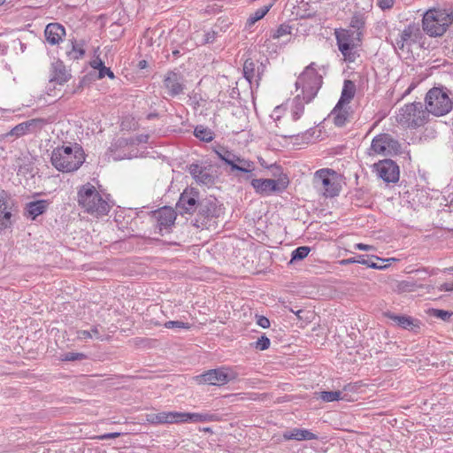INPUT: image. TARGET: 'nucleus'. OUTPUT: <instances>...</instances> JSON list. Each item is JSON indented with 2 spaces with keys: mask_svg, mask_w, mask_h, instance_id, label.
I'll use <instances>...</instances> for the list:
<instances>
[{
  "mask_svg": "<svg viewBox=\"0 0 453 453\" xmlns=\"http://www.w3.org/2000/svg\"><path fill=\"white\" fill-rule=\"evenodd\" d=\"M223 210L222 204H219L215 197L211 196L200 201L194 226L202 229L211 227L212 222L214 223V220L223 213Z\"/></svg>",
  "mask_w": 453,
  "mask_h": 453,
  "instance_id": "7",
  "label": "nucleus"
},
{
  "mask_svg": "<svg viewBox=\"0 0 453 453\" xmlns=\"http://www.w3.org/2000/svg\"><path fill=\"white\" fill-rule=\"evenodd\" d=\"M378 176L387 183H395L399 180L400 170L392 159L380 160L373 165Z\"/></svg>",
  "mask_w": 453,
  "mask_h": 453,
  "instance_id": "12",
  "label": "nucleus"
},
{
  "mask_svg": "<svg viewBox=\"0 0 453 453\" xmlns=\"http://www.w3.org/2000/svg\"><path fill=\"white\" fill-rule=\"evenodd\" d=\"M289 181L287 175L280 176L277 180L273 179H253L251 186L257 194L268 196L272 193H281L284 191Z\"/></svg>",
  "mask_w": 453,
  "mask_h": 453,
  "instance_id": "10",
  "label": "nucleus"
},
{
  "mask_svg": "<svg viewBox=\"0 0 453 453\" xmlns=\"http://www.w3.org/2000/svg\"><path fill=\"white\" fill-rule=\"evenodd\" d=\"M444 272L453 273V266L449 267V268H446V269L444 270Z\"/></svg>",
  "mask_w": 453,
  "mask_h": 453,
  "instance_id": "61",
  "label": "nucleus"
},
{
  "mask_svg": "<svg viewBox=\"0 0 453 453\" xmlns=\"http://www.w3.org/2000/svg\"><path fill=\"white\" fill-rule=\"evenodd\" d=\"M402 153V146L389 134L382 133L376 135L368 149V154L372 155H397Z\"/></svg>",
  "mask_w": 453,
  "mask_h": 453,
  "instance_id": "8",
  "label": "nucleus"
},
{
  "mask_svg": "<svg viewBox=\"0 0 453 453\" xmlns=\"http://www.w3.org/2000/svg\"><path fill=\"white\" fill-rule=\"evenodd\" d=\"M283 438L287 441L296 440V441H311L317 440L318 435L313 434L308 429L303 428H294L290 431H287L283 434Z\"/></svg>",
  "mask_w": 453,
  "mask_h": 453,
  "instance_id": "27",
  "label": "nucleus"
},
{
  "mask_svg": "<svg viewBox=\"0 0 453 453\" xmlns=\"http://www.w3.org/2000/svg\"><path fill=\"white\" fill-rule=\"evenodd\" d=\"M180 423L183 422H213L219 421L220 418L218 414L213 413H188L180 412Z\"/></svg>",
  "mask_w": 453,
  "mask_h": 453,
  "instance_id": "26",
  "label": "nucleus"
},
{
  "mask_svg": "<svg viewBox=\"0 0 453 453\" xmlns=\"http://www.w3.org/2000/svg\"><path fill=\"white\" fill-rule=\"evenodd\" d=\"M292 27L288 24H281L273 33L272 37L273 39H279L284 35L291 34Z\"/></svg>",
  "mask_w": 453,
  "mask_h": 453,
  "instance_id": "42",
  "label": "nucleus"
},
{
  "mask_svg": "<svg viewBox=\"0 0 453 453\" xmlns=\"http://www.w3.org/2000/svg\"><path fill=\"white\" fill-rule=\"evenodd\" d=\"M427 113L435 116L447 114L453 107V102L449 96V90L444 87H434L427 92L426 98Z\"/></svg>",
  "mask_w": 453,
  "mask_h": 453,
  "instance_id": "5",
  "label": "nucleus"
},
{
  "mask_svg": "<svg viewBox=\"0 0 453 453\" xmlns=\"http://www.w3.org/2000/svg\"><path fill=\"white\" fill-rule=\"evenodd\" d=\"M385 316L389 319L395 326L418 334L421 329V321L408 315H398L393 312H386Z\"/></svg>",
  "mask_w": 453,
  "mask_h": 453,
  "instance_id": "16",
  "label": "nucleus"
},
{
  "mask_svg": "<svg viewBox=\"0 0 453 453\" xmlns=\"http://www.w3.org/2000/svg\"><path fill=\"white\" fill-rule=\"evenodd\" d=\"M71 78L70 73L61 60H57L51 64L50 82L64 84Z\"/></svg>",
  "mask_w": 453,
  "mask_h": 453,
  "instance_id": "21",
  "label": "nucleus"
},
{
  "mask_svg": "<svg viewBox=\"0 0 453 453\" xmlns=\"http://www.w3.org/2000/svg\"><path fill=\"white\" fill-rule=\"evenodd\" d=\"M90 333L92 334V337L95 336L96 338L97 339H100L101 338V335H100V333L98 331V327L97 326H94L90 331Z\"/></svg>",
  "mask_w": 453,
  "mask_h": 453,
  "instance_id": "55",
  "label": "nucleus"
},
{
  "mask_svg": "<svg viewBox=\"0 0 453 453\" xmlns=\"http://www.w3.org/2000/svg\"><path fill=\"white\" fill-rule=\"evenodd\" d=\"M215 152L222 161H224L226 165H228L231 167L232 171L233 165L236 163L237 155L228 150L225 147H219L218 149L215 150Z\"/></svg>",
  "mask_w": 453,
  "mask_h": 453,
  "instance_id": "31",
  "label": "nucleus"
},
{
  "mask_svg": "<svg viewBox=\"0 0 453 453\" xmlns=\"http://www.w3.org/2000/svg\"><path fill=\"white\" fill-rule=\"evenodd\" d=\"M350 26L356 28L357 30V32H359L365 26L364 18L361 15H354L350 20Z\"/></svg>",
  "mask_w": 453,
  "mask_h": 453,
  "instance_id": "46",
  "label": "nucleus"
},
{
  "mask_svg": "<svg viewBox=\"0 0 453 453\" xmlns=\"http://www.w3.org/2000/svg\"><path fill=\"white\" fill-rule=\"evenodd\" d=\"M98 65H100L99 78H104L105 75L111 79L114 77L113 72L110 68L104 66V64L101 59H98Z\"/></svg>",
  "mask_w": 453,
  "mask_h": 453,
  "instance_id": "47",
  "label": "nucleus"
},
{
  "mask_svg": "<svg viewBox=\"0 0 453 453\" xmlns=\"http://www.w3.org/2000/svg\"><path fill=\"white\" fill-rule=\"evenodd\" d=\"M243 75L249 82H251L255 76V63L250 58L243 64Z\"/></svg>",
  "mask_w": 453,
  "mask_h": 453,
  "instance_id": "38",
  "label": "nucleus"
},
{
  "mask_svg": "<svg viewBox=\"0 0 453 453\" xmlns=\"http://www.w3.org/2000/svg\"><path fill=\"white\" fill-rule=\"evenodd\" d=\"M257 318V324L261 326L262 328H268L270 327V320L262 315H256Z\"/></svg>",
  "mask_w": 453,
  "mask_h": 453,
  "instance_id": "48",
  "label": "nucleus"
},
{
  "mask_svg": "<svg viewBox=\"0 0 453 453\" xmlns=\"http://www.w3.org/2000/svg\"><path fill=\"white\" fill-rule=\"evenodd\" d=\"M412 33L413 30L411 27H408L403 29L395 39V46L400 50H403L404 45L411 40Z\"/></svg>",
  "mask_w": 453,
  "mask_h": 453,
  "instance_id": "33",
  "label": "nucleus"
},
{
  "mask_svg": "<svg viewBox=\"0 0 453 453\" xmlns=\"http://www.w3.org/2000/svg\"><path fill=\"white\" fill-rule=\"evenodd\" d=\"M165 326L166 328H184V329H189L191 327L190 324L189 323H186V322H182V321H173V320H170V321H166L165 323Z\"/></svg>",
  "mask_w": 453,
  "mask_h": 453,
  "instance_id": "45",
  "label": "nucleus"
},
{
  "mask_svg": "<svg viewBox=\"0 0 453 453\" xmlns=\"http://www.w3.org/2000/svg\"><path fill=\"white\" fill-rule=\"evenodd\" d=\"M356 93V85L352 81L346 80L343 83L341 97L338 104H349Z\"/></svg>",
  "mask_w": 453,
  "mask_h": 453,
  "instance_id": "29",
  "label": "nucleus"
},
{
  "mask_svg": "<svg viewBox=\"0 0 453 453\" xmlns=\"http://www.w3.org/2000/svg\"><path fill=\"white\" fill-rule=\"evenodd\" d=\"M254 169V162L237 156V160L236 163L233 165L232 172L238 171L245 173H250Z\"/></svg>",
  "mask_w": 453,
  "mask_h": 453,
  "instance_id": "32",
  "label": "nucleus"
},
{
  "mask_svg": "<svg viewBox=\"0 0 453 453\" xmlns=\"http://www.w3.org/2000/svg\"><path fill=\"white\" fill-rule=\"evenodd\" d=\"M355 249L359 250H365V251L375 250V248L373 246L368 245V244H364V243H357L355 245Z\"/></svg>",
  "mask_w": 453,
  "mask_h": 453,
  "instance_id": "52",
  "label": "nucleus"
},
{
  "mask_svg": "<svg viewBox=\"0 0 453 453\" xmlns=\"http://www.w3.org/2000/svg\"><path fill=\"white\" fill-rule=\"evenodd\" d=\"M302 311H302V310H300V311H296V314L299 317V313H301Z\"/></svg>",
  "mask_w": 453,
  "mask_h": 453,
  "instance_id": "64",
  "label": "nucleus"
},
{
  "mask_svg": "<svg viewBox=\"0 0 453 453\" xmlns=\"http://www.w3.org/2000/svg\"><path fill=\"white\" fill-rule=\"evenodd\" d=\"M195 380L198 384H208L213 386H223L230 380L225 368L208 370L207 372L196 376Z\"/></svg>",
  "mask_w": 453,
  "mask_h": 453,
  "instance_id": "15",
  "label": "nucleus"
},
{
  "mask_svg": "<svg viewBox=\"0 0 453 453\" xmlns=\"http://www.w3.org/2000/svg\"><path fill=\"white\" fill-rule=\"evenodd\" d=\"M271 344L270 339L264 334L257 339V342L251 343V345L258 350H266L269 349Z\"/></svg>",
  "mask_w": 453,
  "mask_h": 453,
  "instance_id": "41",
  "label": "nucleus"
},
{
  "mask_svg": "<svg viewBox=\"0 0 453 453\" xmlns=\"http://www.w3.org/2000/svg\"><path fill=\"white\" fill-rule=\"evenodd\" d=\"M269 9H270V6H263L262 8L257 9L248 19L249 24L250 25L255 24L257 21L263 19L265 16V14L269 12Z\"/></svg>",
  "mask_w": 453,
  "mask_h": 453,
  "instance_id": "40",
  "label": "nucleus"
},
{
  "mask_svg": "<svg viewBox=\"0 0 453 453\" xmlns=\"http://www.w3.org/2000/svg\"><path fill=\"white\" fill-rule=\"evenodd\" d=\"M147 65V62L145 60H142L139 62L140 68H144Z\"/></svg>",
  "mask_w": 453,
  "mask_h": 453,
  "instance_id": "59",
  "label": "nucleus"
},
{
  "mask_svg": "<svg viewBox=\"0 0 453 453\" xmlns=\"http://www.w3.org/2000/svg\"><path fill=\"white\" fill-rule=\"evenodd\" d=\"M395 0H378V5L382 10H388L393 7Z\"/></svg>",
  "mask_w": 453,
  "mask_h": 453,
  "instance_id": "49",
  "label": "nucleus"
},
{
  "mask_svg": "<svg viewBox=\"0 0 453 453\" xmlns=\"http://www.w3.org/2000/svg\"><path fill=\"white\" fill-rule=\"evenodd\" d=\"M330 116L336 127H343L351 116L350 107L348 104H336Z\"/></svg>",
  "mask_w": 453,
  "mask_h": 453,
  "instance_id": "23",
  "label": "nucleus"
},
{
  "mask_svg": "<svg viewBox=\"0 0 453 453\" xmlns=\"http://www.w3.org/2000/svg\"><path fill=\"white\" fill-rule=\"evenodd\" d=\"M121 434V433H118V432H115V433H108V434H104L102 435H98L96 437L97 440H108V439H115V438H118L119 437Z\"/></svg>",
  "mask_w": 453,
  "mask_h": 453,
  "instance_id": "50",
  "label": "nucleus"
},
{
  "mask_svg": "<svg viewBox=\"0 0 453 453\" xmlns=\"http://www.w3.org/2000/svg\"><path fill=\"white\" fill-rule=\"evenodd\" d=\"M77 335L81 340H88L92 338V334L88 330H80L77 332Z\"/></svg>",
  "mask_w": 453,
  "mask_h": 453,
  "instance_id": "51",
  "label": "nucleus"
},
{
  "mask_svg": "<svg viewBox=\"0 0 453 453\" xmlns=\"http://www.w3.org/2000/svg\"><path fill=\"white\" fill-rule=\"evenodd\" d=\"M173 55L174 57H178L180 55V51L178 50H175L173 51Z\"/></svg>",
  "mask_w": 453,
  "mask_h": 453,
  "instance_id": "60",
  "label": "nucleus"
},
{
  "mask_svg": "<svg viewBox=\"0 0 453 453\" xmlns=\"http://www.w3.org/2000/svg\"><path fill=\"white\" fill-rule=\"evenodd\" d=\"M125 140L127 141V146H133L136 144L135 138L134 137L125 138Z\"/></svg>",
  "mask_w": 453,
  "mask_h": 453,
  "instance_id": "57",
  "label": "nucleus"
},
{
  "mask_svg": "<svg viewBox=\"0 0 453 453\" xmlns=\"http://www.w3.org/2000/svg\"><path fill=\"white\" fill-rule=\"evenodd\" d=\"M453 21V14L445 10H429L422 19L423 30L430 36L442 35Z\"/></svg>",
  "mask_w": 453,
  "mask_h": 453,
  "instance_id": "4",
  "label": "nucleus"
},
{
  "mask_svg": "<svg viewBox=\"0 0 453 453\" xmlns=\"http://www.w3.org/2000/svg\"><path fill=\"white\" fill-rule=\"evenodd\" d=\"M180 412L162 411L146 415V421L152 425L180 423Z\"/></svg>",
  "mask_w": 453,
  "mask_h": 453,
  "instance_id": "19",
  "label": "nucleus"
},
{
  "mask_svg": "<svg viewBox=\"0 0 453 453\" xmlns=\"http://www.w3.org/2000/svg\"><path fill=\"white\" fill-rule=\"evenodd\" d=\"M441 291H453V282L443 283L439 287Z\"/></svg>",
  "mask_w": 453,
  "mask_h": 453,
  "instance_id": "53",
  "label": "nucleus"
},
{
  "mask_svg": "<svg viewBox=\"0 0 453 453\" xmlns=\"http://www.w3.org/2000/svg\"><path fill=\"white\" fill-rule=\"evenodd\" d=\"M280 110V107L278 106V107L275 108L274 112H277Z\"/></svg>",
  "mask_w": 453,
  "mask_h": 453,
  "instance_id": "63",
  "label": "nucleus"
},
{
  "mask_svg": "<svg viewBox=\"0 0 453 453\" xmlns=\"http://www.w3.org/2000/svg\"><path fill=\"white\" fill-rule=\"evenodd\" d=\"M431 315H433L438 319H441L443 321H448V320H449L450 317L453 315V312L444 311V310L433 309L431 311Z\"/></svg>",
  "mask_w": 453,
  "mask_h": 453,
  "instance_id": "44",
  "label": "nucleus"
},
{
  "mask_svg": "<svg viewBox=\"0 0 453 453\" xmlns=\"http://www.w3.org/2000/svg\"><path fill=\"white\" fill-rule=\"evenodd\" d=\"M46 41L50 45L58 44L65 35V28L59 23H50L44 30Z\"/></svg>",
  "mask_w": 453,
  "mask_h": 453,
  "instance_id": "22",
  "label": "nucleus"
},
{
  "mask_svg": "<svg viewBox=\"0 0 453 453\" xmlns=\"http://www.w3.org/2000/svg\"><path fill=\"white\" fill-rule=\"evenodd\" d=\"M336 173L328 168L318 170L314 173L313 185L326 197H334L339 194V186L335 181Z\"/></svg>",
  "mask_w": 453,
  "mask_h": 453,
  "instance_id": "9",
  "label": "nucleus"
},
{
  "mask_svg": "<svg viewBox=\"0 0 453 453\" xmlns=\"http://www.w3.org/2000/svg\"><path fill=\"white\" fill-rule=\"evenodd\" d=\"M358 45L349 46L347 50H343L342 48H340L339 50L343 55L344 59L348 62H354L358 57L359 54L357 52Z\"/></svg>",
  "mask_w": 453,
  "mask_h": 453,
  "instance_id": "37",
  "label": "nucleus"
},
{
  "mask_svg": "<svg viewBox=\"0 0 453 453\" xmlns=\"http://www.w3.org/2000/svg\"><path fill=\"white\" fill-rule=\"evenodd\" d=\"M84 41L69 40L65 50L66 58L70 61L81 59L85 55Z\"/></svg>",
  "mask_w": 453,
  "mask_h": 453,
  "instance_id": "24",
  "label": "nucleus"
},
{
  "mask_svg": "<svg viewBox=\"0 0 453 453\" xmlns=\"http://www.w3.org/2000/svg\"><path fill=\"white\" fill-rule=\"evenodd\" d=\"M86 355L79 352H67L63 355L61 360L63 361H81L86 358Z\"/></svg>",
  "mask_w": 453,
  "mask_h": 453,
  "instance_id": "43",
  "label": "nucleus"
},
{
  "mask_svg": "<svg viewBox=\"0 0 453 453\" xmlns=\"http://www.w3.org/2000/svg\"><path fill=\"white\" fill-rule=\"evenodd\" d=\"M429 114L424 109L422 103L407 104L399 109L396 115V121L407 127H418L425 125Z\"/></svg>",
  "mask_w": 453,
  "mask_h": 453,
  "instance_id": "6",
  "label": "nucleus"
},
{
  "mask_svg": "<svg viewBox=\"0 0 453 453\" xmlns=\"http://www.w3.org/2000/svg\"><path fill=\"white\" fill-rule=\"evenodd\" d=\"M223 30L219 26H214L211 30L205 32L203 35V44L212 43L216 41L217 37L222 33Z\"/></svg>",
  "mask_w": 453,
  "mask_h": 453,
  "instance_id": "36",
  "label": "nucleus"
},
{
  "mask_svg": "<svg viewBox=\"0 0 453 453\" xmlns=\"http://www.w3.org/2000/svg\"><path fill=\"white\" fill-rule=\"evenodd\" d=\"M53 122L52 118H36L27 120L15 126L10 132L11 135L16 137L23 136L27 134L41 131L46 125Z\"/></svg>",
  "mask_w": 453,
  "mask_h": 453,
  "instance_id": "13",
  "label": "nucleus"
},
{
  "mask_svg": "<svg viewBox=\"0 0 453 453\" xmlns=\"http://www.w3.org/2000/svg\"><path fill=\"white\" fill-rule=\"evenodd\" d=\"M163 82L170 96H176L184 90L182 76L173 71H170L165 74Z\"/></svg>",
  "mask_w": 453,
  "mask_h": 453,
  "instance_id": "17",
  "label": "nucleus"
},
{
  "mask_svg": "<svg viewBox=\"0 0 453 453\" xmlns=\"http://www.w3.org/2000/svg\"><path fill=\"white\" fill-rule=\"evenodd\" d=\"M152 217L157 222L159 234L164 235V233H170L171 227L174 225L176 211L171 207L165 206L152 211Z\"/></svg>",
  "mask_w": 453,
  "mask_h": 453,
  "instance_id": "14",
  "label": "nucleus"
},
{
  "mask_svg": "<svg viewBox=\"0 0 453 453\" xmlns=\"http://www.w3.org/2000/svg\"><path fill=\"white\" fill-rule=\"evenodd\" d=\"M12 207L8 203L6 197L0 196V230L9 228L12 225Z\"/></svg>",
  "mask_w": 453,
  "mask_h": 453,
  "instance_id": "25",
  "label": "nucleus"
},
{
  "mask_svg": "<svg viewBox=\"0 0 453 453\" xmlns=\"http://www.w3.org/2000/svg\"><path fill=\"white\" fill-rule=\"evenodd\" d=\"M188 172L197 183L207 186L214 183L215 178L210 167L202 166L198 164H191L188 166Z\"/></svg>",
  "mask_w": 453,
  "mask_h": 453,
  "instance_id": "18",
  "label": "nucleus"
},
{
  "mask_svg": "<svg viewBox=\"0 0 453 453\" xmlns=\"http://www.w3.org/2000/svg\"><path fill=\"white\" fill-rule=\"evenodd\" d=\"M203 431H205V432H209V433H211V432H212L211 428H210V427H206V428H204V429H203Z\"/></svg>",
  "mask_w": 453,
  "mask_h": 453,
  "instance_id": "62",
  "label": "nucleus"
},
{
  "mask_svg": "<svg viewBox=\"0 0 453 453\" xmlns=\"http://www.w3.org/2000/svg\"><path fill=\"white\" fill-rule=\"evenodd\" d=\"M199 192L195 188H186L180 194L176 210L180 215L192 214L199 207Z\"/></svg>",
  "mask_w": 453,
  "mask_h": 453,
  "instance_id": "11",
  "label": "nucleus"
},
{
  "mask_svg": "<svg viewBox=\"0 0 453 453\" xmlns=\"http://www.w3.org/2000/svg\"><path fill=\"white\" fill-rule=\"evenodd\" d=\"M49 205L50 203L47 200H37L28 203L26 206L27 217L35 219L36 217L43 214L47 211Z\"/></svg>",
  "mask_w": 453,
  "mask_h": 453,
  "instance_id": "28",
  "label": "nucleus"
},
{
  "mask_svg": "<svg viewBox=\"0 0 453 453\" xmlns=\"http://www.w3.org/2000/svg\"><path fill=\"white\" fill-rule=\"evenodd\" d=\"M50 161L59 172L71 173L78 170L85 161L83 149L78 143L73 146H62L53 150Z\"/></svg>",
  "mask_w": 453,
  "mask_h": 453,
  "instance_id": "2",
  "label": "nucleus"
},
{
  "mask_svg": "<svg viewBox=\"0 0 453 453\" xmlns=\"http://www.w3.org/2000/svg\"><path fill=\"white\" fill-rule=\"evenodd\" d=\"M148 140V136L145 135H140V136H137L135 137V141H136V144H139V143H142V142H146Z\"/></svg>",
  "mask_w": 453,
  "mask_h": 453,
  "instance_id": "56",
  "label": "nucleus"
},
{
  "mask_svg": "<svg viewBox=\"0 0 453 453\" xmlns=\"http://www.w3.org/2000/svg\"><path fill=\"white\" fill-rule=\"evenodd\" d=\"M317 398L321 399L322 401L326 403H330L334 401H337L340 399H343L344 397L342 396V392L337 391H320L316 393Z\"/></svg>",
  "mask_w": 453,
  "mask_h": 453,
  "instance_id": "34",
  "label": "nucleus"
},
{
  "mask_svg": "<svg viewBox=\"0 0 453 453\" xmlns=\"http://www.w3.org/2000/svg\"><path fill=\"white\" fill-rule=\"evenodd\" d=\"M195 136L203 142H211L213 139L212 132L203 126H197L194 131Z\"/></svg>",
  "mask_w": 453,
  "mask_h": 453,
  "instance_id": "35",
  "label": "nucleus"
},
{
  "mask_svg": "<svg viewBox=\"0 0 453 453\" xmlns=\"http://www.w3.org/2000/svg\"><path fill=\"white\" fill-rule=\"evenodd\" d=\"M98 58L96 59H94L92 62H91V66L95 69H98L100 68V65H98Z\"/></svg>",
  "mask_w": 453,
  "mask_h": 453,
  "instance_id": "58",
  "label": "nucleus"
},
{
  "mask_svg": "<svg viewBox=\"0 0 453 453\" xmlns=\"http://www.w3.org/2000/svg\"><path fill=\"white\" fill-rule=\"evenodd\" d=\"M114 146L116 147H127V141L125 140V138L121 137L119 139H118L114 144Z\"/></svg>",
  "mask_w": 453,
  "mask_h": 453,
  "instance_id": "54",
  "label": "nucleus"
},
{
  "mask_svg": "<svg viewBox=\"0 0 453 453\" xmlns=\"http://www.w3.org/2000/svg\"><path fill=\"white\" fill-rule=\"evenodd\" d=\"M79 206L96 218L106 215L110 211V204L103 198L96 187L88 182L80 187L77 193Z\"/></svg>",
  "mask_w": 453,
  "mask_h": 453,
  "instance_id": "3",
  "label": "nucleus"
},
{
  "mask_svg": "<svg viewBox=\"0 0 453 453\" xmlns=\"http://www.w3.org/2000/svg\"><path fill=\"white\" fill-rule=\"evenodd\" d=\"M339 263L342 265H348L350 264L358 263L361 265H365L370 268L380 269V270H382V269H385L388 267V265H379L378 264H376L374 262H370L369 260L365 258V255H359L357 257H350V258H347V259H342Z\"/></svg>",
  "mask_w": 453,
  "mask_h": 453,
  "instance_id": "30",
  "label": "nucleus"
},
{
  "mask_svg": "<svg viewBox=\"0 0 453 453\" xmlns=\"http://www.w3.org/2000/svg\"><path fill=\"white\" fill-rule=\"evenodd\" d=\"M311 251V249L307 246H300L293 250L291 255V261L295 260H302L305 258L309 252Z\"/></svg>",
  "mask_w": 453,
  "mask_h": 453,
  "instance_id": "39",
  "label": "nucleus"
},
{
  "mask_svg": "<svg viewBox=\"0 0 453 453\" xmlns=\"http://www.w3.org/2000/svg\"><path fill=\"white\" fill-rule=\"evenodd\" d=\"M361 32H353L350 30L342 29L335 32L336 42L338 49L342 48L347 50L349 46L358 45L356 41L359 42Z\"/></svg>",
  "mask_w": 453,
  "mask_h": 453,
  "instance_id": "20",
  "label": "nucleus"
},
{
  "mask_svg": "<svg viewBox=\"0 0 453 453\" xmlns=\"http://www.w3.org/2000/svg\"><path fill=\"white\" fill-rule=\"evenodd\" d=\"M316 64L311 63L305 67L304 71L299 75L296 82V89L301 88V95L294 98L292 107V119L297 120L304 111V103H310L317 95L322 84V76L319 75L315 68Z\"/></svg>",
  "mask_w": 453,
  "mask_h": 453,
  "instance_id": "1",
  "label": "nucleus"
}]
</instances>
